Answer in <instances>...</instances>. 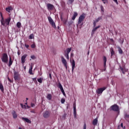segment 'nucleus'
Returning a JSON list of instances; mask_svg holds the SVG:
<instances>
[{
    "mask_svg": "<svg viewBox=\"0 0 129 129\" xmlns=\"http://www.w3.org/2000/svg\"><path fill=\"white\" fill-rule=\"evenodd\" d=\"M14 78L15 80H19L20 79V74H19L18 72H14Z\"/></svg>",
    "mask_w": 129,
    "mask_h": 129,
    "instance_id": "7",
    "label": "nucleus"
},
{
    "mask_svg": "<svg viewBox=\"0 0 129 129\" xmlns=\"http://www.w3.org/2000/svg\"><path fill=\"white\" fill-rule=\"evenodd\" d=\"M110 41H111V42H114V40H113V39H112V38L110 39Z\"/></svg>",
    "mask_w": 129,
    "mask_h": 129,
    "instance_id": "51",
    "label": "nucleus"
},
{
    "mask_svg": "<svg viewBox=\"0 0 129 129\" xmlns=\"http://www.w3.org/2000/svg\"><path fill=\"white\" fill-rule=\"evenodd\" d=\"M11 10H12V7H8L6 9V11H7V12H8V13H10Z\"/></svg>",
    "mask_w": 129,
    "mask_h": 129,
    "instance_id": "28",
    "label": "nucleus"
},
{
    "mask_svg": "<svg viewBox=\"0 0 129 129\" xmlns=\"http://www.w3.org/2000/svg\"><path fill=\"white\" fill-rule=\"evenodd\" d=\"M92 123L93 125H97V123H98V119H97V118L94 119L93 121H92Z\"/></svg>",
    "mask_w": 129,
    "mask_h": 129,
    "instance_id": "17",
    "label": "nucleus"
},
{
    "mask_svg": "<svg viewBox=\"0 0 129 129\" xmlns=\"http://www.w3.org/2000/svg\"><path fill=\"white\" fill-rule=\"evenodd\" d=\"M33 101L34 102H36L37 101V100L36 99H34L33 100Z\"/></svg>",
    "mask_w": 129,
    "mask_h": 129,
    "instance_id": "52",
    "label": "nucleus"
},
{
    "mask_svg": "<svg viewBox=\"0 0 129 129\" xmlns=\"http://www.w3.org/2000/svg\"><path fill=\"white\" fill-rule=\"evenodd\" d=\"M37 81L39 83H42L43 82V79H42V78H40L37 79Z\"/></svg>",
    "mask_w": 129,
    "mask_h": 129,
    "instance_id": "32",
    "label": "nucleus"
},
{
    "mask_svg": "<svg viewBox=\"0 0 129 129\" xmlns=\"http://www.w3.org/2000/svg\"><path fill=\"white\" fill-rule=\"evenodd\" d=\"M69 2H70V4H72L73 2H74V0H69Z\"/></svg>",
    "mask_w": 129,
    "mask_h": 129,
    "instance_id": "44",
    "label": "nucleus"
},
{
    "mask_svg": "<svg viewBox=\"0 0 129 129\" xmlns=\"http://www.w3.org/2000/svg\"><path fill=\"white\" fill-rule=\"evenodd\" d=\"M121 127H122V126H123V124H122V123H121Z\"/></svg>",
    "mask_w": 129,
    "mask_h": 129,
    "instance_id": "53",
    "label": "nucleus"
},
{
    "mask_svg": "<svg viewBox=\"0 0 129 129\" xmlns=\"http://www.w3.org/2000/svg\"><path fill=\"white\" fill-rule=\"evenodd\" d=\"M110 52L111 53V57H112L114 54H115V52H114V50H113V48L111 47L110 49Z\"/></svg>",
    "mask_w": 129,
    "mask_h": 129,
    "instance_id": "21",
    "label": "nucleus"
},
{
    "mask_svg": "<svg viewBox=\"0 0 129 129\" xmlns=\"http://www.w3.org/2000/svg\"><path fill=\"white\" fill-rule=\"evenodd\" d=\"M120 70L121 71V72L123 73V74H125V72L124 71V69L123 68L120 67Z\"/></svg>",
    "mask_w": 129,
    "mask_h": 129,
    "instance_id": "31",
    "label": "nucleus"
},
{
    "mask_svg": "<svg viewBox=\"0 0 129 129\" xmlns=\"http://www.w3.org/2000/svg\"><path fill=\"white\" fill-rule=\"evenodd\" d=\"M64 56H65V57H66V58H67V59H68V60H69V53L64 52Z\"/></svg>",
    "mask_w": 129,
    "mask_h": 129,
    "instance_id": "30",
    "label": "nucleus"
},
{
    "mask_svg": "<svg viewBox=\"0 0 129 129\" xmlns=\"http://www.w3.org/2000/svg\"><path fill=\"white\" fill-rule=\"evenodd\" d=\"M49 78H50V79H52V75H51V74H49Z\"/></svg>",
    "mask_w": 129,
    "mask_h": 129,
    "instance_id": "49",
    "label": "nucleus"
},
{
    "mask_svg": "<svg viewBox=\"0 0 129 129\" xmlns=\"http://www.w3.org/2000/svg\"><path fill=\"white\" fill-rule=\"evenodd\" d=\"M33 67H34V64H31L29 70V73L30 75H34V74H33Z\"/></svg>",
    "mask_w": 129,
    "mask_h": 129,
    "instance_id": "16",
    "label": "nucleus"
},
{
    "mask_svg": "<svg viewBox=\"0 0 129 129\" xmlns=\"http://www.w3.org/2000/svg\"><path fill=\"white\" fill-rule=\"evenodd\" d=\"M32 80L33 81H36V80H37V78H32Z\"/></svg>",
    "mask_w": 129,
    "mask_h": 129,
    "instance_id": "48",
    "label": "nucleus"
},
{
    "mask_svg": "<svg viewBox=\"0 0 129 129\" xmlns=\"http://www.w3.org/2000/svg\"><path fill=\"white\" fill-rule=\"evenodd\" d=\"M22 120L26 121V122H27V123H32V121L28 118L22 117Z\"/></svg>",
    "mask_w": 129,
    "mask_h": 129,
    "instance_id": "13",
    "label": "nucleus"
},
{
    "mask_svg": "<svg viewBox=\"0 0 129 129\" xmlns=\"http://www.w3.org/2000/svg\"><path fill=\"white\" fill-rule=\"evenodd\" d=\"M25 47H26V48H27V49H28V48H29V45H28L27 44H25Z\"/></svg>",
    "mask_w": 129,
    "mask_h": 129,
    "instance_id": "46",
    "label": "nucleus"
},
{
    "mask_svg": "<svg viewBox=\"0 0 129 129\" xmlns=\"http://www.w3.org/2000/svg\"><path fill=\"white\" fill-rule=\"evenodd\" d=\"M102 1H105V0H102Z\"/></svg>",
    "mask_w": 129,
    "mask_h": 129,
    "instance_id": "61",
    "label": "nucleus"
},
{
    "mask_svg": "<svg viewBox=\"0 0 129 129\" xmlns=\"http://www.w3.org/2000/svg\"><path fill=\"white\" fill-rule=\"evenodd\" d=\"M13 60H12V57L11 56H10L9 57V64L8 66L9 67H11V66H12V65H13Z\"/></svg>",
    "mask_w": 129,
    "mask_h": 129,
    "instance_id": "19",
    "label": "nucleus"
},
{
    "mask_svg": "<svg viewBox=\"0 0 129 129\" xmlns=\"http://www.w3.org/2000/svg\"><path fill=\"white\" fill-rule=\"evenodd\" d=\"M61 103H62V104L64 103H65V99H63V98L61 99Z\"/></svg>",
    "mask_w": 129,
    "mask_h": 129,
    "instance_id": "39",
    "label": "nucleus"
},
{
    "mask_svg": "<svg viewBox=\"0 0 129 129\" xmlns=\"http://www.w3.org/2000/svg\"><path fill=\"white\" fill-rule=\"evenodd\" d=\"M31 47L32 49H35V48H36V44H35V43L32 44L31 45Z\"/></svg>",
    "mask_w": 129,
    "mask_h": 129,
    "instance_id": "35",
    "label": "nucleus"
},
{
    "mask_svg": "<svg viewBox=\"0 0 129 129\" xmlns=\"http://www.w3.org/2000/svg\"><path fill=\"white\" fill-rule=\"evenodd\" d=\"M83 129H86V123H84Z\"/></svg>",
    "mask_w": 129,
    "mask_h": 129,
    "instance_id": "47",
    "label": "nucleus"
},
{
    "mask_svg": "<svg viewBox=\"0 0 129 129\" xmlns=\"http://www.w3.org/2000/svg\"><path fill=\"white\" fill-rule=\"evenodd\" d=\"M27 56H28V54H25L24 55H23L21 57V63L22 64H24L25 62H26V58H27Z\"/></svg>",
    "mask_w": 129,
    "mask_h": 129,
    "instance_id": "11",
    "label": "nucleus"
},
{
    "mask_svg": "<svg viewBox=\"0 0 129 129\" xmlns=\"http://www.w3.org/2000/svg\"><path fill=\"white\" fill-rule=\"evenodd\" d=\"M1 25L3 26L4 27H6V26H9L10 25V23L11 22V17H9L7 19H4V16H3V14L1 13Z\"/></svg>",
    "mask_w": 129,
    "mask_h": 129,
    "instance_id": "1",
    "label": "nucleus"
},
{
    "mask_svg": "<svg viewBox=\"0 0 129 129\" xmlns=\"http://www.w3.org/2000/svg\"><path fill=\"white\" fill-rule=\"evenodd\" d=\"M8 81H9V82H10V83H12V82H13V81L11 80L9 77H8Z\"/></svg>",
    "mask_w": 129,
    "mask_h": 129,
    "instance_id": "42",
    "label": "nucleus"
},
{
    "mask_svg": "<svg viewBox=\"0 0 129 129\" xmlns=\"http://www.w3.org/2000/svg\"><path fill=\"white\" fill-rule=\"evenodd\" d=\"M106 87H103V88H99L96 90V93H97V94H101V93H102L103 91L106 89Z\"/></svg>",
    "mask_w": 129,
    "mask_h": 129,
    "instance_id": "6",
    "label": "nucleus"
},
{
    "mask_svg": "<svg viewBox=\"0 0 129 129\" xmlns=\"http://www.w3.org/2000/svg\"><path fill=\"white\" fill-rule=\"evenodd\" d=\"M71 65H72V72L73 73L74 71V69L75 68V60H74V59L72 60Z\"/></svg>",
    "mask_w": 129,
    "mask_h": 129,
    "instance_id": "14",
    "label": "nucleus"
},
{
    "mask_svg": "<svg viewBox=\"0 0 129 129\" xmlns=\"http://www.w3.org/2000/svg\"><path fill=\"white\" fill-rule=\"evenodd\" d=\"M48 116H50V112L49 111H46L43 113V117L47 118Z\"/></svg>",
    "mask_w": 129,
    "mask_h": 129,
    "instance_id": "12",
    "label": "nucleus"
},
{
    "mask_svg": "<svg viewBox=\"0 0 129 129\" xmlns=\"http://www.w3.org/2000/svg\"><path fill=\"white\" fill-rule=\"evenodd\" d=\"M71 55H72H72H73V53H72Z\"/></svg>",
    "mask_w": 129,
    "mask_h": 129,
    "instance_id": "60",
    "label": "nucleus"
},
{
    "mask_svg": "<svg viewBox=\"0 0 129 129\" xmlns=\"http://www.w3.org/2000/svg\"><path fill=\"white\" fill-rule=\"evenodd\" d=\"M124 117L125 119H126V118H129V114H126L124 116Z\"/></svg>",
    "mask_w": 129,
    "mask_h": 129,
    "instance_id": "38",
    "label": "nucleus"
},
{
    "mask_svg": "<svg viewBox=\"0 0 129 129\" xmlns=\"http://www.w3.org/2000/svg\"><path fill=\"white\" fill-rule=\"evenodd\" d=\"M58 87L59 89H60V90H61V89H63V87L62 86V85L60 83H58Z\"/></svg>",
    "mask_w": 129,
    "mask_h": 129,
    "instance_id": "33",
    "label": "nucleus"
},
{
    "mask_svg": "<svg viewBox=\"0 0 129 129\" xmlns=\"http://www.w3.org/2000/svg\"><path fill=\"white\" fill-rule=\"evenodd\" d=\"M34 82L35 84H38V82L37 81V80L34 81Z\"/></svg>",
    "mask_w": 129,
    "mask_h": 129,
    "instance_id": "50",
    "label": "nucleus"
},
{
    "mask_svg": "<svg viewBox=\"0 0 129 129\" xmlns=\"http://www.w3.org/2000/svg\"><path fill=\"white\" fill-rule=\"evenodd\" d=\"M122 44H123V39L122 41Z\"/></svg>",
    "mask_w": 129,
    "mask_h": 129,
    "instance_id": "55",
    "label": "nucleus"
},
{
    "mask_svg": "<svg viewBox=\"0 0 129 129\" xmlns=\"http://www.w3.org/2000/svg\"><path fill=\"white\" fill-rule=\"evenodd\" d=\"M61 62L62 63V64H63V66H64V67H66V70H67V61H66V59H65V58H64L63 56H61Z\"/></svg>",
    "mask_w": 129,
    "mask_h": 129,
    "instance_id": "8",
    "label": "nucleus"
},
{
    "mask_svg": "<svg viewBox=\"0 0 129 129\" xmlns=\"http://www.w3.org/2000/svg\"><path fill=\"white\" fill-rule=\"evenodd\" d=\"M60 91H61L62 94H63L64 96H65L66 94H65V91H64V89H62L61 90H60Z\"/></svg>",
    "mask_w": 129,
    "mask_h": 129,
    "instance_id": "36",
    "label": "nucleus"
},
{
    "mask_svg": "<svg viewBox=\"0 0 129 129\" xmlns=\"http://www.w3.org/2000/svg\"><path fill=\"white\" fill-rule=\"evenodd\" d=\"M97 23V22H96L94 21V22H93V27L94 28H95V27H96V24Z\"/></svg>",
    "mask_w": 129,
    "mask_h": 129,
    "instance_id": "37",
    "label": "nucleus"
},
{
    "mask_svg": "<svg viewBox=\"0 0 129 129\" xmlns=\"http://www.w3.org/2000/svg\"><path fill=\"white\" fill-rule=\"evenodd\" d=\"M34 38V34H31L29 36V39H30V40L33 39Z\"/></svg>",
    "mask_w": 129,
    "mask_h": 129,
    "instance_id": "34",
    "label": "nucleus"
},
{
    "mask_svg": "<svg viewBox=\"0 0 129 129\" xmlns=\"http://www.w3.org/2000/svg\"><path fill=\"white\" fill-rule=\"evenodd\" d=\"M31 107H34V106H35V104L34 103H31Z\"/></svg>",
    "mask_w": 129,
    "mask_h": 129,
    "instance_id": "43",
    "label": "nucleus"
},
{
    "mask_svg": "<svg viewBox=\"0 0 129 129\" xmlns=\"http://www.w3.org/2000/svg\"><path fill=\"white\" fill-rule=\"evenodd\" d=\"M77 16H78V13H77V12H74L72 19L73 21H74V20H75V19H76V17H77Z\"/></svg>",
    "mask_w": 129,
    "mask_h": 129,
    "instance_id": "20",
    "label": "nucleus"
},
{
    "mask_svg": "<svg viewBox=\"0 0 129 129\" xmlns=\"http://www.w3.org/2000/svg\"><path fill=\"white\" fill-rule=\"evenodd\" d=\"M47 98L48 100H51V99H52V95H51V94H48L47 96Z\"/></svg>",
    "mask_w": 129,
    "mask_h": 129,
    "instance_id": "24",
    "label": "nucleus"
},
{
    "mask_svg": "<svg viewBox=\"0 0 129 129\" xmlns=\"http://www.w3.org/2000/svg\"><path fill=\"white\" fill-rule=\"evenodd\" d=\"M104 71H105V70H104Z\"/></svg>",
    "mask_w": 129,
    "mask_h": 129,
    "instance_id": "62",
    "label": "nucleus"
},
{
    "mask_svg": "<svg viewBox=\"0 0 129 129\" xmlns=\"http://www.w3.org/2000/svg\"><path fill=\"white\" fill-rule=\"evenodd\" d=\"M47 10H48V11H53V10H54V9H55L54 5H53L51 4H47Z\"/></svg>",
    "mask_w": 129,
    "mask_h": 129,
    "instance_id": "9",
    "label": "nucleus"
},
{
    "mask_svg": "<svg viewBox=\"0 0 129 129\" xmlns=\"http://www.w3.org/2000/svg\"><path fill=\"white\" fill-rule=\"evenodd\" d=\"M22 26V23H21V22H18L17 23V28H18V29H20V28H21Z\"/></svg>",
    "mask_w": 129,
    "mask_h": 129,
    "instance_id": "26",
    "label": "nucleus"
},
{
    "mask_svg": "<svg viewBox=\"0 0 129 129\" xmlns=\"http://www.w3.org/2000/svg\"><path fill=\"white\" fill-rule=\"evenodd\" d=\"M114 3L116 4V5H118V2H117V0H113Z\"/></svg>",
    "mask_w": 129,
    "mask_h": 129,
    "instance_id": "45",
    "label": "nucleus"
},
{
    "mask_svg": "<svg viewBox=\"0 0 129 129\" xmlns=\"http://www.w3.org/2000/svg\"><path fill=\"white\" fill-rule=\"evenodd\" d=\"M88 55H89V51H88Z\"/></svg>",
    "mask_w": 129,
    "mask_h": 129,
    "instance_id": "58",
    "label": "nucleus"
},
{
    "mask_svg": "<svg viewBox=\"0 0 129 129\" xmlns=\"http://www.w3.org/2000/svg\"><path fill=\"white\" fill-rule=\"evenodd\" d=\"M76 113V104L75 103L74 104V116L75 118L77 117Z\"/></svg>",
    "mask_w": 129,
    "mask_h": 129,
    "instance_id": "15",
    "label": "nucleus"
},
{
    "mask_svg": "<svg viewBox=\"0 0 129 129\" xmlns=\"http://www.w3.org/2000/svg\"><path fill=\"white\" fill-rule=\"evenodd\" d=\"M118 51L120 54H122V53H123V51H122V49H121V48H120V47H118Z\"/></svg>",
    "mask_w": 129,
    "mask_h": 129,
    "instance_id": "25",
    "label": "nucleus"
},
{
    "mask_svg": "<svg viewBox=\"0 0 129 129\" xmlns=\"http://www.w3.org/2000/svg\"><path fill=\"white\" fill-rule=\"evenodd\" d=\"M101 11L102 12H104V8H103V6H101Z\"/></svg>",
    "mask_w": 129,
    "mask_h": 129,
    "instance_id": "41",
    "label": "nucleus"
},
{
    "mask_svg": "<svg viewBox=\"0 0 129 129\" xmlns=\"http://www.w3.org/2000/svg\"><path fill=\"white\" fill-rule=\"evenodd\" d=\"M99 28H100V25H99L96 27H94L92 30L91 36H93L95 32H96V31L97 30V29H99Z\"/></svg>",
    "mask_w": 129,
    "mask_h": 129,
    "instance_id": "10",
    "label": "nucleus"
},
{
    "mask_svg": "<svg viewBox=\"0 0 129 129\" xmlns=\"http://www.w3.org/2000/svg\"><path fill=\"white\" fill-rule=\"evenodd\" d=\"M19 129H22V128L21 127H19Z\"/></svg>",
    "mask_w": 129,
    "mask_h": 129,
    "instance_id": "57",
    "label": "nucleus"
},
{
    "mask_svg": "<svg viewBox=\"0 0 129 129\" xmlns=\"http://www.w3.org/2000/svg\"><path fill=\"white\" fill-rule=\"evenodd\" d=\"M21 106H23V104H21Z\"/></svg>",
    "mask_w": 129,
    "mask_h": 129,
    "instance_id": "59",
    "label": "nucleus"
},
{
    "mask_svg": "<svg viewBox=\"0 0 129 129\" xmlns=\"http://www.w3.org/2000/svg\"><path fill=\"white\" fill-rule=\"evenodd\" d=\"M60 20H61V21H62V20H63V18H62V16L60 17Z\"/></svg>",
    "mask_w": 129,
    "mask_h": 129,
    "instance_id": "54",
    "label": "nucleus"
},
{
    "mask_svg": "<svg viewBox=\"0 0 129 129\" xmlns=\"http://www.w3.org/2000/svg\"><path fill=\"white\" fill-rule=\"evenodd\" d=\"M1 59L4 63H8V62H9V56H8V54L6 53H3Z\"/></svg>",
    "mask_w": 129,
    "mask_h": 129,
    "instance_id": "2",
    "label": "nucleus"
},
{
    "mask_svg": "<svg viewBox=\"0 0 129 129\" xmlns=\"http://www.w3.org/2000/svg\"><path fill=\"white\" fill-rule=\"evenodd\" d=\"M101 19H102L101 17H100L98 18L97 19H96L95 20H94V21L96 22V23H98V22H99V21H100Z\"/></svg>",
    "mask_w": 129,
    "mask_h": 129,
    "instance_id": "29",
    "label": "nucleus"
},
{
    "mask_svg": "<svg viewBox=\"0 0 129 129\" xmlns=\"http://www.w3.org/2000/svg\"><path fill=\"white\" fill-rule=\"evenodd\" d=\"M48 20L49 21V24H50L52 27L54 28V29H56V24H55V22H54V20L51 18V17H47Z\"/></svg>",
    "mask_w": 129,
    "mask_h": 129,
    "instance_id": "4",
    "label": "nucleus"
},
{
    "mask_svg": "<svg viewBox=\"0 0 129 129\" xmlns=\"http://www.w3.org/2000/svg\"><path fill=\"white\" fill-rule=\"evenodd\" d=\"M71 50H72V48H67L66 51H64V53L69 54V53H70V52H71Z\"/></svg>",
    "mask_w": 129,
    "mask_h": 129,
    "instance_id": "23",
    "label": "nucleus"
},
{
    "mask_svg": "<svg viewBox=\"0 0 129 129\" xmlns=\"http://www.w3.org/2000/svg\"><path fill=\"white\" fill-rule=\"evenodd\" d=\"M0 89L2 91V92H4V89L3 84H0Z\"/></svg>",
    "mask_w": 129,
    "mask_h": 129,
    "instance_id": "27",
    "label": "nucleus"
},
{
    "mask_svg": "<svg viewBox=\"0 0 129 129\" xmlns=\"http://www.w3.org/2000/svg\"><path fill=\"white\" fill-rule=\"evenodd\" d=\"M110 110H112L113 111H118V110H119V106L117 104H114L110 107Z\"/></svg>",
    "mask_w": 129,
    "mask_h": 129,
    "instance_id": "5",
    "label": "nucleus"
},
{
    "mask_svg": "<svg viewBox=\"0 0 129 129\" xmlns=\"http://www.w3.org/2000/svg\"><path fill=\"white\" fill-rule=\"evenodd\" d=\"M12 115H13V118H17V117H18V115L17 114L16 111H14V110L13 111Z\"/></svg>",
    "mask_w": 129,
    "mask_h": 129,
    "instance_id": "18",
    "label": "nucleus"
},
{
    "mask_svg": "<svg viewBox=\"0 0 129 129\" xmlns=\"http://www.w3.org/2000/svg\"><path fill=\"white\" fill-rule=\"evenodd\" d=\"M31 59H32L33 60H35V59H36V57L35 56V55H32L31 56Z\"/></svg>",
    "mask_w": 129,
    "mask_h": 129,
    "instance_id": "40",
    "label": "nucleus"
},
{
    "mask_svg": "<svg viewBox=\"0 0 129 129\" xmlns=\"http://www.w3.org/2000/svg\"><path fill=\"white\" fill-rule=\"evenodd\" d=\"M103 61H104V67H105V66H106V61H107L106 56H103Z\"/></svg>",
    "mask_w": 129,
    "mask_h": 129,
    "instance_id": "22",
    "label": "nucleus"
},
{
    "mask_svg": "<svg viewBox=\"0 0 129 129\" xmlns=\"http://www.w3.org/2000/svg\"><path fill=\"white\" fill-rule=\"evenodd\" d=\"M29 100V98H26V100Z\"/></svg>",
    "mask_w": 129,
    "mask_h": 129,
    "instance_id": "56",
    "label": "nucleus"
},
{
    "mask_svg": "<svg viewBox=\"0 0 129 129\" xmlns=\"http://www.w3.org/2000/svg\"><path fill=\"white\" fill-rule=\"evenodd\" d=\"M84 19H85V14L83 13L79 18V20L78 22V25H81V26H82L83 25V21H84Z\"/></svg>",
    "mask_w": 129,
    "mask_h": 129,
    "instance_id": "3",
    "label": "nucleus"
}]
</instances>
